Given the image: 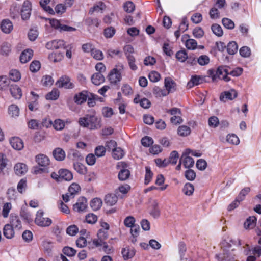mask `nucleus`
Instances as JSON below:
<instances>
[{
	"label": "nucleus",
	"instance_id": "603ef678",
	"mask_svg": "<svg viewBox=\"0 0 261 261\" xmlns=\"http://www.w3.org/2000/svg\"><path fill=\"white\" fill-rule=\"evenodd\" d=\"M53 125L56 130H61L64 128L65 123L62 120L58 119L54 121Z\"/></svg>",
	"mask_w": 261,
	"mask_h": 261
},
{
	"label": "nucleus",
	"instance_id": "5fc2aeb1",
	"mask_svg": "<svg viewBox=\"0 0 261 261\" xmlns=\"http://www.w3.org/2000/svg\"><path fill=\"white\" fill-rule=\"evenodd\" d=\"M223 25L227 29H233L234 28V23L231 19L227 18H224L222 20Z\"/></svg>",
	"mask_w": 261,
	"mask_h": 261
},
{
	"label": "nucleus",
	"instance_id": "f704fd0d",
	"mask_svg": "<svg viewBox=\"0 0 261 261\" xmlns=\"http://www.w3.org/2000/svg\"><path fill=\"white\" fill-rule=\"evenodd\" d=\"M238 49V46L235 41L230 42L227 46V51L229 55L235 54Z\"/></svg>",
	"mask_w": 261,
	"mask_h": 261
},
{
	"label": "nucleus",
	"instance_id": "69168bd1",
	"mask_svg": "<svg viewBox=\"0 0 261 261\" xmlns=\"http://www.w3.org/2000/svg\"><path fill=\"white\" fill-rule=\"evenodd\" d=\"M197 62L200 65L204 66L210 62V58L206 55H201L197 59Z\"/></svg>",
	"mask_w": 261,
	"mask_h": 261
},
{
	"label": "nucleus",
	"instance_id": "58836bf2",
	"mask_svg": "<svg viewBox=\"0 0 261 261\" xmlns=\"http://www.w3.org/2000/svg\"><path fill=\"white\" fill-rule=\"evenodd\" d=\"M9 76V79L14 82H17L21 79L20 73L16 69H12L10 71Z\"/></svg>",
	"mask_w": 261,
	"mask_h": 261
},
{
	"label": "nucleus",
	"instance_id": "7ed1b4c3",
	"mask_svg": "<svg viewBox=\"0 0 261 261\" xmlns=\"http://www.w3.org/2000/svg\"><path fill=\"white\" fill-rule=\"evenodd\" d=\"M228 69L229 68L226 66H222L219 67L216 71H212L211 73L213 81H216L217 79H222L225 81L228 82L230 79L228 77Z\"/></svg>",
	"mask_w": 261,
	"mask_h": 261
},
{
	"label": "nucleus",
	"instance_id": "9b49d317",
	"mask_svg": "<svg viewBox=\"0 0 261 261\" xmlns=\"http://www.w3.org/2000/svg\"><path fill=\"white\" fill-rule=\"evenodd\" d=\"M31 4L28 1H25L21 9V17L23 20L28 19L31 15Z\"/></svg>",
	"mask_w": 261,
	"mask_h": 261
},
{
	"label": "nucleus",
	"instance_id": "20e7f679",
	"mask_svg": "<svg viewBox=\"0 0 261 261\" xmlns=\"http://www.w3.org/2000/svg\"><path fill=\"white\" fill-rule=\"evenodd\" d=\"M231 245H230L227 242L224 241L221 243V247L223 248V253L217 254L215 256L216 258L218 261L226 260L227 256H231L234 251V249H230Z\"/></svg>",
	"mask_w": 261,
	"mask_h": 261
},
{
	"label": "nucleus",
	"instance_id": "13d9d810",
	"mask_svg": "<svg viewBox=\"0 0 261 261\" xmlns=\"http://www.w3.org/2000/svg\"><path fill=\"white\" fill-rule=\"evenodd\" d=\"M145 184L147 185L151 181L153 176V173L151 171L150 168L149 167H145Z\"/></svg>",
	"mask_w": 261,
	"mask_h": 261
},
{
	"label": "nucleus",
	"instance_id": "bf43d9fd",
	"mask_svg": "<svg viewBox=\"0 0 261 261\" xmlns=\"http://www.w3.org/2000/svg\"><path fill=\"white\" fill-rule=\"evenodd\" d=\"M240 55L245 58L249 57L251 55V50L248 46H243L239 50Z\"/></svg>",
	"mask_w": 261,
	"mask_h": 261
},
{
	"label": "nucleus",
	"instance_id": "72a5a7b5",
	"mask_svg": "<svg viewBox=\"0 0 261 261\" xmlns=\"http://www.w3.org/2000/svg\"><path fill=\"white\" fill-rule=\"evenodd\" d=\"M10 80L6 75L0 76V89L5 90L10 85Z\"/></svg>",
	"mask_w": 261,
	"mask_h": 261
},
{
	"label": "nucleus",
	"instance_id": "a18cd8bd",
	"mask_svg": "<svg viewBox=\"0 0 261 261\" xmlns=\"http://www.w3.org/2000/svg\"><path fill=\"white\" fill-rule=\"evenodd\" d=\"M226 141L233 145H238L240 142L239 138L234 134H228L226 137Z\"/></svg>",
	"mask_w": 261,
	"mask_h": 261
},
{
	"label": "nucleus",
	"instance_id": "8fccbe9b",
	"mask_svg": "<svg viewBox=\"0 0 261 261\" xmlns=\"http://www.w3.org/2000/svg\"><path fill=\"white\" fill-rule=\"evenodd\" d=\"M179 158L178 153L176 151H173L171 152L169 159L167 160L169 164L175 165L176 164Z\"/></svg>",
	"mask_w": 261,
	"mask_h": 261
},
{
	"label": "nucleus",
	"instance_id": "4468645a",
	"mask_svg": "<svg viewBox=\"0 0 261 261\" xmlns=\"http://www.w3.org/2000/svg\"><path fill=\"white\" fill-rule=\"evenodd\" d=\"M180 160L186 168L192 167L194 165V161L193 158L188 156L185 152L182 153Z\"/></svg>",
	"mask_w": 261,
	"mask_h": 261
},
{
	"label": "nucleus",
	"instance_id": "393cba45",
	"mask_svg": "<svg viewBox=\"0 0 261 261\" xmlns=\"http://www.w3.org/2000/svg\"><path fill=\"white\" fill-rule=\"evenodd\" d=\"M105 81V78L101 73H95L91 76V81L95 85H99Z\"/></svg>",
	"mask_w": 261,
	"mask_h": 261
},
{
	"label": "nucleus",
	"instance_id": "ddd939ff",
	"mask_svg": "<svg viewBox=\"0 0 261 261\" xmlns=\"http://www.w3.org/2000/svg\"><path fill=\"white\" fill-rule=\"evenodd\" d=\"M164 84L166 88L165 90L168 92V94L170 92H173L175 91L176 86V83L170 77L165 78Z\"/></svg>",
	"mask_w": 261,
	"mask_h": 261
},
{
	"label": "nucleus",
	"instance_id": "aec40b11",
	"mask_svg": "<svg viewBox=\"0 0 261 261\" xmlns=\"http://www.w3.org/2000/svg\"><path fill=\"white\" fill-rule=\"evenodd\" d=\"M33 51L32 49H28L23 51L20 57V61L22 63H25L32 57Z\"/></svg>",
	"mask_w": 261,
	"mask_h": 261
},
{
	"label": "nucleus",
	"instance_id": "423d86ee",
	"mask_svg": "<svg viewBox=\"0 0 261 261\" xmlns=\"http://www.w3.org/2000/svg\"><path fill=\"white\" fill-rule=\"evenodd\" d=\"M56 85L59 88L65 89H73L74 84L71 81V79L67 75L62 76L56 82Z\"/></svg>",
	"mask_w": 261,
	"mask_h": 261
},
{
	"label": "nucleus",
	"instance_id": "4c0bfd02",
	"mask_svg": "<svg viewBox=\"0 0 261 261\" xmlns=\"http://www.w3.org/2000/svg\"><path fill=\"white\" fill-rule=\"evenodd\" d=\"M63 57V55L59 53H52L48 56L49 60L54 63L61 61Z\"/></svg>",
	"mask_w": 261,
	"mask_h": 261
},
{
	"label": "nucleus",
	"instance_id": "dca6fc26",
	"mask_svg": "<svg viewBox=\"0 0 261 261\" xmlns=\"http://www.w3.org/2000/svg\"><path fill=\"white\" fill-rule=\"evenodd\" d=\"M135 250L133 248L126 247L122 249L121 253L124 260L132 258L135 254Z\"/></svg>",
	"mask_w": 261,
	"mask_h": 261
},
{
	"label": "nucleus",
	"instance_id": "680f3d73",
	"mask_svg": "<svg viewBox=\"0 0 261 261\" xmlns=\"http://www.w3.org/2000/svg\"><path fill=\"white\" fill-rule=\"evenodd\" d=\"M200 80H201V79L199 76L196 75L193 76L190 81L188 83V86L189 88H191L195 85H197L200 83Z\"/></svg>",
	"mask_w": 261,
	"mask_h": 261
},
{
	"label": "nucleus",
	"instance_id": "6ab92c4d",
	"mask_svg": "<svg viewBox=\"0 0 261 261\" xmlns=\"http://www.w3.org/2000/svg\"><path fill=\"white\" fill-rule=\"evenodd\" d=\"M14 230L12 226L9 224H6L3 228V234L7 239H10L14 236Z\"/></svg>",
	"mask_w": 261,
	"mask_h": 261
},
{
	"label": "nucleus",
	"instance_id": "a19ab883",
	"mask_svg": "<svg viewBox=\"0 0 261 261\" xmlns=\"http://www.w3.org/2000/svg\"><path fill=\"white\" fill-rule=\"evenodd\" d=\"M124 10L128 13H132L135 9V5L132 1H127L123 4Z\"/></svg>",
	"mask_w": 261,
	"mask_h": 261
},
{
	"label": "nucleus",
	"instance_id": "774afa93",
	"mask_svg": "<svg viewBox=\"0 0 261 261\" xmlns=\"http://www.w3.org/2000/svg\"><path fill=\"white\" fill-rule=\"evenodd\" d=\"M79 231V229L75 225H70L67 227L66 233L71 236H75Z\"/></svg>",
	"mask_w": 261,
	"mask_h": 261
},
{
	"label": "nucleus",
	"instance_id": "79ce46f5",
	"mask_svg": "<svg viewBox=\"0 0 261 261\" xmlns=\"http://www.w3.org/2000/svg\"><path fill=\"white\" fill-rule=\"evenodd\" d=\"M124 156V151L120 147L114 148L112 152V156L116 160H119Z\"/></svg>",
	"mask_w": 261,
	"mask_h": 261
},
{
	"label": "nucleus",
	"instance_id": "f3484780",
	"mask_svg": "<svg viewBox=\"0 0 261 261\" xmlns=\"http://www.w3.org/2000/svg\"><path fill=\"white\" fill-rule=\"evenodd\" d=\"M12 147L16 150H21L23 148V143L21 139L18 137H14L10 140Z\"/></svg>",
	"mask_w": 261,
	"mask_h": 261
},
{
	"label": "nucleus",
	"instance_id": "338daca9",
	"mask_svg": "<svg viewBox=\"0 0 261 261\" xmlns=\"http://www.w3.org/2000/svg\"><path fill=\"white\" fill-rule=\"evenodd\" d=\"M135 219L133 216H128L124 220V224L127 227H132L135 225Z\"/></svg>",
	"mask_w": 261,
	"mask_h": 261
},
{
	"label": "nucleus",
	"instance_id": "a878e982",
	"mask_svg": "<svg viewBox=\"0 0 261 261\" xmlns=\"http://www.w3.org/2000/svg\"><path fill=\"white\" fill-rule=\"evenodd\" d=\"M55 159L58 161H63L65 158V152L61 148H56L53 152Z\"/></svg>",
	"mask_w": 261,
	"mask_h": 261
},
{
	"label": "nucleus",
	"instance_id": "5701e85b",
	"mask_svg": "<svg viewBox=\"0 0 261 261\" xmlns=\"http://www.w3.org/2000/svg\"><path fill=\"white\" fill-rule=\"evenodd\" d=\"M59 174H60V181L61 180L70 181L73 178L72 173L67 169L60 170L59 171Z\"/></svg>",
	"mask_w": 261,
	"mask_h": 261
},
{
	"label": "nucleus",
	"instance_id": "f03ea898",
	"mask_svg": "<svg viewBox=\"0 0 261 261\" xmlns=\"http://www.w3.org/2000/svg\"><path fill=\"white\" fill-rule=\"evenodd\" d=\"M124 66L121 63H118L108 75L109 80L111 84H117L122 79L121 73Z\"/></svg>",
	"mask_w": 261,
	"mask_h": 261
},
{
	"label": "nucleus",
	"instance_id": "9d476101",
	"mask_svg": "<svg viewBox=\"0 0 261 261\" xmlns=\"http://www.w3.org/2000/svg\"><path fill=\"white\" fill-rule=\"evenodd\" d=\"M65 42L63 40H54L48 42L46 44V47L48 49H57L65 47Z\"/></svg>",
	"mask_w": 261,
	"mask_h": 261
},
{
	"label": "nucleus",
	"instance_id": "ea45409f",
	"mask_svg": "<svg viewBox=\"0 0 261 261\" xmlns=\"http://www.w3.org/2000/svg\"><path fill=\"white\" fill-rule=\"evenodd\" d=\"M194 190V186L189 182L186 183L182 189V191L184 194L187 196H190L192 195Z\"/></svg>",
	"mask_w": 261,
	"mask_h": 261
},
{
	"label": "nucleus",
	"instance_id": "39448f33",
	"mask_svg": "<svg viewBox=\"0 0 261 261\" xmlns=\"http://www.w3.org/2000/svg\"><path fill=\"white\" fill-rule=\"evenodd\" d=\"M35 222L39 226L47 227L51 225L52 221L48 218L43 217V212L39 210L37 213Z\"/></svg>",
	"mask_w": 261,
	"mask_h": 261
},
{
	"label": "nucleus",
	"instance_id": "2eb2a0df",
	"mask_svg": "<svg viewBox=\"0 0 261 261\" xmlns=\"http://www.w3.org/2000/svg\"><path fill=\"white\" fill-rule=\"evenodd\" d=\"M10 225L16 229L19 230L21 228V222L19 217L16 215L11 214L10 216Z\"/></svg>",
	"mask_w": 261,
	"mask_h": 261
},
{
	"label": "nucleus",
	"instance_id": "f8f14e48",
	"mask_svg": "<svg viewBox=\"0 0 261 261\" xmlns=\"http://www.w3.org/2000/svg\"><path fill=\"white\" fill-rule=\"evenodd\" d=\"M89 92L87 91H82L76 94L74 97V100L77 104H82L85 102L88 97Z\"/></svg>",
	"mask_w": 261,
	"mask_h": 261
},
{
	"label": "nucleus",
	"instance_id": "c756f323",
	"mask_svg": "<svg viewBox=\"0 0 261 261\" xmlns=\"http://www.w3.org/2000/svg\"><path fill=\"white\" fill-rule=\"evenodd\" d=\"M256 218L254 216L249 217L244 223V227L246 229H252L256 225Z\"/></svg>",
	"mask_w": 261,
	"mask_h": 261
},
{
	"label": "nucleus",
	"instance_id": "0eeeda50",
	"mask_svg": "<svg viewBox=\"0 0 261 261\" xmlns=\"http://www.w3.org/2000/svg\"><path fill=\"white\" fill-rule=\"evenodd\" d=\"M126 164L122 162H119L117 165V168L120 170L118 174V178L120 180H125L130 176V172L126 169Z\"/></svg>",
	"mask_w": 261,
	"mask_h": 261
},
{
	"label": "nucleus",
	"instance_id": "de8ad7c7",
	"mask_svg": "<svg viewBox=\"0 0 261 261\" xmlns=\"http://www.w3.org/2000/svg\"><path fill=\"white\" fill-rule=\"evenodd\" d=\"M91 55L93 58L97 60H101L103 59V55L101 51L96 48H93Z\"/></svg>",
	"mask_w": 261,
	"mask_h": 261
},
{
	"label": "nucleus",
	"instance_id": "b1692460",
	"mask_svg": "<svg viewBox=\"0 0 261 261\" xmlns=\"http://www.w3.org/2000/svg\"><path fill=\"white\" fill-rule=\"evenodd\" d=\"M14 171L17 175H21L27 172L28 167L25 164L19 163L15 165Z\"/></svg>",
	"mask_w": 261,
	"mask_h": 261
},
{
	"label": "nucleus",
	"instance_id": "e2e57ef3",
	"mask_svg": "<svg viewBox=\"0 0 261 261\" xmlns=\"http://www.w3.org/2000/svg\"><path fill=\"white\" fill-rule=\"evenodd\" d=\"M98 98V96L89 92L88 95V97H87L88 99V104L90 107H93L95 104V100Z\"/></svg>",
	"mask_w": 261,
	"mask_h": 261
},
{
	"label": "nucleus",
	"instance_id": "2f4dec72",
	"mask_svg": "<svg viewBox=\"0 0 261 261\" xmlns=\"http://www.w3.org/2000/svg\"><path fill=\"white\" fill-rule=\"evenodd\" d=\"M11 50V45L7 42L3 43L1 47L0 53L3 56H7Z\"/></svg>",
	"mask_w": 261,
	"mask_h": 261
},
{
	"label": "nucleus",
	"instance_id": "37998d69",
	"mask_svg": "<svg viewBox=\"0 0 261 261\" xmlns=\"http://www.w3.org/2000/svg\"><path fill=\"white\" fill-rule=\"evenodd\" d=\"M191 133V129L186 125L180 126L178 128V134L181 136H187Z\"/></svg>",
	"mask_w": 261,
	"mask_h": 261
},
{
	"label": "nucleus",
	"instance_id": "f257e3e1",
	"mask_svg": "<svg viewBox=\"0 0 261 261\" xmlns=\"http://www.w3.org/2000/svg\"><path fill=\"white\" fill-rule=\"evenodd\" d=\"M79 123L80 126L91 130L97 129L101 127L100 119L96 116L94 112H91L80 118Z\"/></svg>",
	"mask_w": 261,
	"mask_h": 261
},
{
	"label": "nucleus",
	"instance_id": "7c9ffc66",
	"mask_svg": "<svg viewBox=\"0 0 261 261\" xmlns=\"http://www.w3.org/2000/svg\"><path fill=\"white\" fill-rule=\"evenodd\" d=\"M74 170L79 174L84 175L87 173V170L84 165L79 163L75 162L73 164Z\"/></svg>",
	"mask_w": 261,
	"mask_h": 261
},
{
	"label": "nucleus",
	"instance_id": "49530a36",
	"mask_svg": "<svg viewBox=\"0 0 261 261\" xmlns=\"http://www.w3.org/2000/svg\"><path fill=\"white\" fill-rule=\"evenodd\" d=\"M50 0H40V4L41 7L47 12L50 14H53L54 11L53 9L49 6H47V4L49 3Z\"/></svg>",
	"mask_w": 261,
	"mask_h": 261
},
{
	"label": "nucleus",
	"instance_id": "c85d7f7f",
	"mask_svg": "<svg viewBox=\"0 0 261 261\" xmlns=\"http://www.w3.org/2000/svg\"><path fill=\"white\" fill-rule=\"evenodd\" d=\"M152 209L150 214L154 218H158L160 215V210L158 206V203L156 201H153L151 204Z\"/></svg>",
	"mask_w": 261,
	"mask_h": 261
},
{
	"label": "nucleus",
	"instance_id": "864d4df0",
	"mask_svg": "<svg viewBox=\"0 0 261 261\" xmlns=\"http://www.w3.org/2000/svg\"><path fill=\"white\" fill-rule=\"evenodd\" d=\"M126 58L130 69L133 70H136L138 69V67L135 64V57L132 55H128Z\"/></svg>",
	"mask_w": 261,
	"mask_h": 261
},
{
	"label": "nucleus",
	"instance_id": "09e8293b",
	"mask_svg": "<svg viewBox=\"0 0 261 261\" xmlns=\"http://www.w3.org/2000/svg\"><path fill=\"white\" fill-rule=\"evenodd\" d=\"M59 96V91L57 89H54L51 92L46 95V98L48 100H56Z\"/></svg>",
	"mask_w": 261,
	"mask_h": 261
},
{
	"label": "nucleus",
	"instance_id": "4be33fe9",
	"mask_svg": "<svg viewBox=\"0 0 261 261\" xmlns=\"http://www.w3.org/2000/svg\"><path fill=\"white\" fill-rule=\"evenodd\" d=\"M1 28L3 32L8 34L13 30V24L9 20L5 19L2 21Z\"/></svg>",
	"mask_w": 261,
	"mask_h": 261
},
{
	"label": "nucleus",
	"instance_id": "c9c22d12",
	"mask_svg": "<svg viewBox=\"0 0 261 261\" xmlns=\"http://www.w3.org/2000/svg\"><path fill=\"white\" fill-rule=\"evenodd\" d=\"M153 93L157 97L165 96L168 94V92L165 89H162L159 87L155 86L153 88Z\"/></svg>",
	"mask_w": 261,
	"mask_h": 261
},
{
	"label": "nucleus",
	"instance_id": "bb28decb",
	"mask_svg": "<svg viewBox=\"0 0 261 261\" xmlns=\"http://www.w3.org/2000/svg\"><path fill=\"white\" fill-rule=\"evenodd\" d=\"M68 157L72 160H81L83 157L81 155L80 152L73 149H70L68 153Z\"/></svg>",
	"mask_w": 261,
	"mask_h": 261
},
{
	"label": "nucleus",
	"instance_id": "473e14b6",
	"mask_svg": "<svg viewBox=\"0 0 261 261\" xmlns=\"http://www.w3.org/2000/svg\"><path fill=\"white\" fill-rule=\"evenodd\" d=\"M117 197L113 194H108L105 196V201L109 205L112 206L117 201Z\"/></svg>",
	"mask_w": 261,
	"mask_h": 261
},
{
	"label": "nucleus",
	"instance_id": "0e129e2a",
	"mask_svg": "<svg viewBox=\"0 0 261 261\" xmlns=\"http://www.w3.org/2000/svg\"><path fill=\"white\" fill-rule=\"evenodd\" d=\"M115 33V29L112 27H108L104 30V35L107 38H112Z\"/></svg>",
	"mask_w": 261,
	"mask_h": 261
},
{
	"label": "nucleus",
	"instance_id": "e433bc0d",
	"mask_svg": "<svg viewBox=\"0 0 261 261\" xmlns=\"http://www.w3.org/2000/svg\"><path fill=\"white\" fill-rule=\"evenodd\" d=\"M8 113L12 117H17L19 114V108L15 105H11L9 107Z\"/></svg>",
	"mask_w": 261,
	"mask_h": 261
},
{
	"label": "nucleus",
	"instance_id": "6e6552de",
	"mask_svg": "<svg viewBox=\"0 0 261 261\" xmlns=\"http://www.w3.org/2000/svg\"><path fill=\"white\" fill-rule=\"evenodd\" d=\"M87 208V200L84 197L78 199L75 204L73 205V209L77 212H84Z\"/></svg>",
	"mask_w": 261,
	"mask_h": 261
},
{
	"label": "nucleus",
	"instance_id": "cd10ccee",
	"mask_svg": "<svg viewBox=\"0 0 261 261\" xmlns=\"http://www.w3.org/2000/svg\"><path fill=\"white\" fill-rule=\"evenodd\" d=\"M102 201L101 199L94 198L91 200L90 205L93 211H97L101 207Z\"/></svg>",
	"mask_w": 261,
	"mask_h": 261
},
{
	"label": "nucleus",
	"instance_id": "c03bdc74",
	"mask_svg": "<svg viewBox=\"0 0 261 261\" xmlns=\"http://www.w3.org/2000/svg\"><path fill=\"white\" fill-rule=\"evenodd\" d=\"M80 186L78 184L73 183L69 187L68 192L70 196H72V198H74V195L80 191Z\"/></svg>",
	"mask_w": 261,
	"mask_h": 261
},
{
	"label": "nucleus",
	"instance_id": "3c124183",
	"mask_svg": "<svg viewBox=\"0 0 261 261\" xmlns=\"http://www.w3.org/2000/svg\"><path fill=\"white\" fill-rule=\"evenodd\" d=\"M185 45L188 49L194 50L197 46V42L193 39H188L186 41Z\"/></svg>",
	"mask_w": 261,
	"mask_h": 261
},
{
	"label": "nucleus",
	"instance_id": "6e6d98bb",
	"mask_svg": "<svg viewBox=\"0 0 261 261\" xmlns=\"http://www.w3.org/2000/svg\"><path fill=\"white\" fill-rule=\"evenodd\" d=\"M213 32L218 36H221L223 35V30L221 27L217 24H214L211 27Z\"/></svg>",
	"mask_w": 261,
	"mask_h": 261
},
{
	"label": "nucleus",
	"instance_id": "4d7b16f0",
	"mask_svg": "<svg viewBox=\"0 0 261 261\" xmlns=\"http://www.w3.org/2000/svg\"><path fill=\"white\" fill-rule=\"evenodd\" d=\"M177 59L181 62H185L188 58V55L185 50H180L176 54Z\"/></svg>",
	"mask_w": 261,
	"mask_h": 261
},
{
	"label": "nucleus",
	"instance_id": "052dcab7",
	"mask_svg": "<svg viewBox=\"0 0 261 261\" xmlns=\"http://www.w3.org/2000/svg\"><path fill=\"white\" fill-rule=\"evenodd\" d=\"M42 245L44 251L46 253H47L48 255H49L51 252V250L53 248L52 242L48 241H44L43 242Z\"/></svg>",
	"mask_w": 261,
	"mask_h": 261
},
{
	"label": "nucleus",
	"instance_id": "a211bd4d",
	"mask_svg": "<svg viewBox=\"0 0 261 261\" xmlns=\"http://www.w3.org/2000/svg\"><path fill=\"white\" fill-rule=\"evenodd\" d=\"M9 90L12 96L14 98L16 99H20L22 96L21 90L17 85H11Z\"/></svg>",
	"mask_w": 261,
	"mask_h": 261
},
{
	"label": "nucleus",
	"instance_id": "412c9836",
	"mask_svg": "<svg viewBox=\"0 0 261 261\" xmlns=\"http://www.w3.org/2000/svg\"><path fill=\"white\" fill-rule=\"evenodd\" d=\"M36 161L37 164L41 166H46L49 164V160L48 158L43 154H40L36 155Z\"/></svg>",
	"mask_w": 261,
	"mask_h": 261
},
{
	"label": "nucleus",
	"instance_id": "1a4fd4ad",
	"mask_svg": "<svg viewBox=\"0 0 261 261\" xmlns=\"http://www.w3.org/2000/svg\"><path fill=\"white\" fill-rule=\"evenodd\" d=\"M237 92L234 89H231L229 91L222 93L220 96V99L221 101L225 102L227 100H232L237 97Z\"/></svg>",
	"mask_w": 261,
	"mask_h": 261
}]
</instances>
